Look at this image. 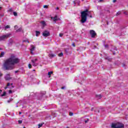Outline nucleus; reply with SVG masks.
Segmentation results:
<instances>
[{
	"label": "nucleus",
	"mask_w": 128,
	"mask_h": 128,
	"mask_svg": "<svg viewBox=\"0 0 128 128\" xmlns=\"http://www.w3.org/2000/svg\"><path fill=\"white\" fill-rule=\"evenodd\" d=\"M20 62V59L14 55H12L10 58L6 59L4 64V68L5 70H12L14 68V64Z\"/></svg>",
	"instance_id": "1"
},
{
	"label": "nucleus",
	"mask_w": 128,
	"mask_h": 128,
	"mask_svg": "<svg viewBox=\"0 0 128 128\" xmlns=\"http://www.w3.org/2000/svg\"><path fill=\"white\" fill-rule=\"evenodd\" d=\"M88 10H86L81 12V23L84 24L86 22V18L88 15Z\"/></svg>",
	"instance_id": "2"
},
{
	"label": "nucleus",
	"mask_w": 128,
	"mask_h": 128,
	"mask_svg": "<svg viewBox=\"0 0 128 128\" xmlns=\"http://www.w3.org/2000/svg\"><path fill=\"white\" fill-rule=\"evenodd\" d=\"M124 124L119 122H113L111 124L112 128H124Z\"/></svg>",
	"instance_id": "3"
},
{
	"label": "nucleus",
	"mask_w": 128,
	"mask_h": 128,
	"mask_svg": "<svg viewBox=\"0 0 128 128\" xmlns=\"http://www.w3.org/2000/svg\"><path fill=\"white\" fill-rule=\"evenodd\" d=\"M10 34L8 33L6 34V35H3L1 36H0V40H6L8 38H10Z\"/></svg>",
	"instance_id": "4"
},
{
	"label": "nucleus",
	"mask_w": 128,
	"mask_h": 128,
	"mask_svg": "<svg viewBox=\"0 0 128 128\" xmlns=\"http://www.w3.org/2000/svg\"><path fill=\"white\" fill-rule=\"evenodd\" d=\"M32 64L34 66H38V64H36V62H38V58L32 59L31 60Z\"/></svg>",
	"instance_id": "5"
},
{
	"label": "nucleus",
	"mask_w": 128,
	"mask_h": 128,
	"mask_svg": "<svg viewBox=\"0 0 128 128\" xmlns=\"http://www.w3.org/2000/svg\"><path fill=\"white\" fill-rule=\"evenodd\" d=\"M51 19L54 22H56L57 20H60V18H58L56 15L54 17H51Z\"/></svg>",
	"instance_id": "6"
},
{
	"label": "nucleus",
	"mask_w": 128,
	"mask_h": 128,
	"mask_svg": "<svg viewBox=\"0 0 128 128\" xmlns=\"http://www.w3.org/2000/svg\"><path fill=\"white\" fill-rule=\"evenodd\" d=\"M42 36L45 37L50 36V32L48 30H45L43 32Z\"/></svg>",
	"instance_id": "7"
},
{
	"label": "nucleus",
	"mask_w": 128,
	"mask_h": 128,
	"mask_svg": "<svg viewBox=\"0 0 128 128\" xmlns=\"http://www.w3.org/2000/svg\"><path fill=\"white\" fill-rule=\"evenodd\" d=\"M90 34H91L92 38H94V36H96V32L94 30H91L90 31Z\"/></svg>",
	"instance_id": "8"
},
{
	"label": "nucleus",
	"mask_w": 128,
	"mask_h": 128,
	"mask_svg": "<svg viewBox=\"0 0 128 128\" xmlns=\"http://www.w3.org/2000/svg\"><path fill=\"white\" fill-rule=\"evenodd\" d=\"M12 84H10V83H8L7 86L4 88L5 90H6V88H14V86H12Z\"/></svg>",
	"instance_id": "9"
},
{
	"label": "nucleus",
	"mask_w": 128,
	"mask_h": 128,
	"mask_svg": "<svg viewBox=\"0 0 128 128\" xmlns=\"http://www.w3.org/2000/svg\"><path fill=\"white\" fill-rule=\"evenodd\" d=\"M35 48H36V47L34 46L33 45L31 46V48L30 50L32 54H34V50Z\"/></svg>",
	"instance_id": "10"
},
{
	"label": "nucleus",
	"mask_w": 128,
	"mask_h": 128,
	"mask_svg": "<svg viewBox=\"0 0 128 128\" xmlns=\"http://www.w3.org/2000/svg\"><path fill=\"white\" fill-rule=\"evenodd\" d=\"M5 79L6 80H10V74H6L5 76Z\"/></svg>",
	"instance_id": "11"
},
{
	"label": "nucleus",
	"mask_w": 128,
	"mask_h": 128,
	"mask_svg": "<svg viewBox=\"0 0 128 128\" xmlns=\"http://www.w3.org/2000/svg\"><path fill=\"white\" fill-rule=\"evenodd\" d=\"M48 56H49V58H54V56H56V54H48Z\"/></svg>",
	"instance_id": "12"
},
{
	"label": "nucleus",
	"mask_w": 128,
	"mask_h": 128,
	"mask_svg": "<svg viewBox=\"0 0 128 128\" xmlns=\"http://www.w3.org/2000/svg\"><path fill=\"white\" fill-rule=\"evenodd\" d=\"M10 28V25H7L5 26V28H4V30H8V28Z\"/></svg>",
	"instance_id": "13"
},
{
	"label": "nucleus",
	"mask_w": 128,
	"mask_h": 128,
	"mask_svg": "<svg viewBox=\"0 0 128 128\" xmlns=\"http://www.w3.org/2000/svg\"><path fill=\"white\" fill-rule=\"evenodd\" d=\"M14 44V40H12V39H10L9 40V44Z\"/></svg>",
	"instance_id": "14"
},
{
	"label": "nucleus",
	"mask_w": 128,
	"mask_h": 128,
	"mask_svg": "<svg viewBox=\"0 0 128 128\" xmlns=\"http://www.w3.org/2000/svg\"><path fill=\"white\" fill-rule=\"evenodd\" d=\"M36 36H40V31H36Z\"/></svg>",
	"instance_id": "15"
},
{
	"label": "nucleus",
	"mask_w": 128,
	"mask_h": 128,
	"mask_svg": "<svg viewBox=\"0 0 128 128\" xmlns=\"http://www.w3.org/2000/svg\"><path fill=\"white\" fill-rule=\"evenodd\" d=\"M53 72H52V71H51V72H48V76H49V78H50V76H52V74Z\"/></svg>",
	"instance_id": "16"
},
{
	"label": "nucleus",
	"mask_w": 128,
	"mask_h": 128,
	"mask_svg": "<svg viewBox=\"0 0 128 128\" xmlns=\"http://www.w3.org/2000/svg\"><path fill=\"white\" fill-rule=\"evenodd\" d=\"M22 28H19L18 30H16V32H22Z\"/></svg>",
	"instance_id": "17"
},
{
	"label": "nucleus",
	"mask_w": 128,
	"mask_h": 128,
	"mask_svg": "<svg viewBox=\"0 0 128 128\" xmlns=\"http://www.w3.org/2000/svg\"><path fill=\"white\" fill-rule=\"evenodd\" d=\"M43 26H46V22L44 21L41 22Z\"/></svg>",
	"instance_id": "18"
},
{
	"label": "nucleus",
	"mask_w": 128,
	"mask_h": 128,
	"mask_svg": "<svg viewBox=\"0 0 128 128\" xmlns=\"http://www.w3.org/2000/svg\"><path fill=\"white\" fill-rule=\"evenodd\" d=\"M4 56V52H1V54L0 55V58H2Z\"/></svg>",
	"instance_id": "19"
},
{
	"label": "nucleus",
	"mask_w": 128,
	"mask_h": 128,
	"mask_svg": "<svg viewBox=\"0 0 128 128\" xmlns=\"http://www.w3.org/2000/svg\"><path fill=\"white\" fill-rule=\"evenodd\" d=\"M58 56L62 57L64 56V54L62 52H60V54H58Z\"/></svg>",
	"instance_id": "20"
},
{
	"label": "nucleus",
	"mask_w": 128,
	"mask_h": 128,
	"mask_svg": "<svg viewBox=\"0 0 128 128\" xmlns=\"http://www.w3.org/2000/svg\"><path fill=\"white\" fill-rule=\"evenodd\" d=\"M96 98H99V99L102 98V95H100V94L97 95Z\"/></svg>",
	"instance_id": "21"
},
{
	"label": "nucleus",
	"mask_w": 128,
	"mask_h": 128,
	"mask_svg": "<svg viewBox=\"0 0 128 128\" xmlns=\"http://www.w3.org/2000/svg\"><path fill=\"white\" fill-rule=\"evenodd\" d=\"M13 14L15 16H18V13L16 12H13Z\"/></svg>",
	"instance_id": "22"
},
{
	"label": "nucleus",
	"mask_w": 128,
	"mask_h": 128,
	"mask_svg": "<svg viewBox=\"0 0 128 128\" xmlns=\"http://www.w3.org/2000/svg\"><path fill=\"white\" fill-rule=\"evenodd\" d=\"M42 124H38V128H42Z\"/></svg>",
	"instance_id": "23"
},
{
	"label": "nucleus",
	"mask_w": 128,
	"mask_h": 128,
	"mask_svg": "<svg viewBox=\"0 0 128 128\" xmlns=\"http://www.w3.org/2000/svg\"><path fill=\"white\" fill-rule=\"evenodd\" d=\"M44 8H48V5H44L43 6Z\"/></svg>",
	"instance_id": "24"
},
{
	"label": "nucleus",
	"mask_w": 128,
	"mask_h": 128,
	"mask_svg": "<svg viewBox=\"0 0 128 128\" xmlns=\"http://www.w3.org/2000/svg\"><path fill=\"white\" fill-rule=\"evenodd\" d=\"M6 92H4L3 94L1 95L2 96H6Z\"/></svg>",
	"instance_id": "25"
},
{
	"label": "nucleus",
	"mask_w": 128,
	"mask_h": 128,
	"mask_svg": "<svg viewBox=\"0 0 128 128\" xmlns=\"http://www.w3.org/2000/svg\"><path fill=\"white\" fill-rule=\"evenodd\" d=\"M18 124H22V120H18Z\"/></svg>",
	"instance_id": "26"
},
{
	"label": "nucleus",
	"mask_w": 128,
	"mask_h": 128,
	"mask_svg": "<svg viewBox=\"0 0 128 128\" xmlns=\"http://www.w3.org/2000/svg\"><path fill=\"white\" fill-rule=\"evenodd\" d=\"M28 66L29 68H32V64H28Z\"/></svg>",
	"instance_id": "27"
},
{
	"label": "nucleus",
	"mask_w": 128,
	"mask_h": 128,
	"mask_svg": "<svg viewBox=\"0 0 128 128\" xmlns=\"http://www.w3.org/2000/svg\"><path fill=\"white\" fill-rule=\"evenodd\" d=\"M18 28V26H16V25L14 26V30H16V28Z\"/></svg>",
	"instance_id": "28"
},
{
	"label": "nucleus",
	"mask_w": 128,
	"mask_h": 128,
	"mask_svg": "<svg viewBox=\"0 0 128 128\" xmlns=\"http://www.w3.org/2000/svg\"><path fill=\"white\" fill-rule=\"evenodd\" d=\"M59 36H60L62 37V36H64V34L60 33V34Z\"/></svg>",
	"instance_id": "29"
},
{
	"label": "nucleus",
	"mask_w": 128,
	"mask_h": 128,
	"mask_svg": "<svg viewBox=\"0 0 128 128\" xmlns=\"http://www.w3.org/2000/svg\"><path fill=\"white\" fill-rule=\"evenodd\" d=\"M104 2V0H98L99 2Z\"/></svg>",
	"instance_id": "30"
},
{
	"label": "nucleus",
	"mask_w": 128,
	"mask_h": 128,
	"mask_svg": "<svg viewBox=\"0 0 128 128\" xmlns=\"http://www.w3.org/2000/svg\"><path fill=\"white\" fill-rule=\"evenodd\" d=\"M12 90H9V94H12Z\"/></svg>",
	"instance_id": "31"
},
{
	"label": "nucleus",
	"mask_w": 128,
	"mask_h": 128,
	"mask_svg": "<svg viewBox=\"0 0 128 128\" xmlns=\"http://www.w3.org/2000/svg\"><path fill=\"white\" fill-rule=\"evenodd\" d=\"M72 46H74V47L76 46L74 43L72 44Z\"/></svg>",
	"instance_id": "32"
},
{
	"label": "nucleus",
	"mask_w": 128,
	"mask_h": 128,
	"mask_svg": "<svg viewBox=\"0 0 128 128\" xmlns=\"http://www.w3.org/2000/svg\"><path fill=\"white\" fill-rule=\"evenodd\" d=\"M9 12H12V8L10 9Z\"/></svg>",
	"instance_id": "33"
},
{
	"label": "nucleus",
	"mask_w": 128,
	"mask_h": 128,
	"mask_svg": "<svg viewBox=\"0 0 128 128\" xmlns=\"http://www.w3.org/2000/svg\"><path fill=\"white\" fill-rule=\"evenodd\" d=\"M74 114L73 113H70V116H72Z\"/></svg>",
	"instance_id": "34"
},
{
	"label": "nucleus",
	"mask_w": 128,
	"mask_h": 128,
	"mask_svg": "<svg viewBox=\"0 0 128 128\" xmlns=\"http://www.w3.org/2000/svg\"><path fill=\"white\" fill-rule=\"evenodd\" d=\"M62 88V90H64L65 87H62V88Z\"/></svg>",
	"instance_id": "35"
},
{
	"label": "nucleus",
	"mask_w": 128,
	"mask_h": 128,
	"mask_svg": "<svg viewBox=\"0 0 128 128\" xmlns=\"http://www.w3.org/2000/svg\"><path fill=\"white\" fill-rule=\"evenodd\" d=\"M116 2V0H113V2Z\"/></svg>",
	"instance_id": "36"
},
{
	"label": "nucleus",
	"mask_w": 128,
	"mask_h": 128,
	"mask_svg": "<svg viewBox=\"0 0 128 128\" xmlns=\"http://www.w3.org/2000/svg\"><path fill=\"white\" fill-rule=\"evenodd\" d=\"M108 45H105V48H108Z\"/></svg>",
	"instance_id": "37"
},
{
	"label": "nucleus",
	"mask_w": 128,
	"mask_h": 128,
	"mask_svg": "<svg viewBox=\"0 0 128 128\" xmlns=\"http://www.w3.org/2000/svg\"><path fill=\"white\" fill-rule=\"evenodd\" d=\"M16 72H18V70L15 71V74H16Z\"/></svg>",
	"instance_id": "38"
},
{
	"label": "nucleus",
	"mask_w": 128,
	"mask_h": 128,
	"mask_svg": "<svg viewBox=\"0 0 128 128\" xmlns=\"http://www.w3.org/2000/svg\"><path fill=\"white\" fill-rule=\"evenodd\" d=\"M56 10H59L58 7H57V8H56Z\"/></svg>",
	"instance_id": "39"
},
{
	"label": "nucleus",
	"mask_w": 128,
	"mask_h": 128,
	"mask_svg": "<svg viewBox=\"0 0 128 128\" xmlns=\"http://www.w3.org/2000/svg\"><path fill=\"white\" fill-rule=\"evenodd\" d=\"M0 94H2V90H0Z\"/></svg>",
	"instance_id": "40"
},
{
	"label": "nucleus",
	"mask_w": 128,
	"mask_h": 128,
	"mask_svg": "<svg viewBox=\"0 0 128 128\" xmlns=\"http://www.w3.org/2000/svg\"><path fill=\"white\" fill-rule=\"evenodd\" d=\"M19 114H22V112H20Z\"/></svg>",
	"instance_id": "41"
},
{
	"label": "nucleus",
	"mask_w": 128,
	"mask_h": 128,
	"mask_svg": "<svg viewBox=\"0 0 128 128\" xmlns=\"http://www.w3.org/2000/svg\"><path fill=\"white\" fill-rule=\"evenodd\" d=\"M85 122H86H86H88V120H86Z\"/></svg>",
	"instance_id": "42"
},
{
	"label": "nucleus",
	"mask_w": 128,
	"mask_h": 128,
	"mask_svg": "<svg viewBox=\"0 0 128 128\" xmlns=\"http://www.w3.org/2000/svg\"><path fill=\"white\" fill-rule=\"evenodd\" d=\"M90 18H92V16H90Z\"/></svg>",
	"instance_id": "43"
},
{
	"label": "nucleus",
	"mask_w": 128,
	"mask_h": 128,
	"mask_svg": "<svg viewBox=\"0 0 128 128\" xmlns=\"http://www.w3.org/2000/svg\"><path fill=\"white\" fill-rule=\"evenodd\" d=\"M10 102V100H8V102Z\"/></svg>",
	"instance_id": "44"
},
{
	"label": "nucleus",
	"mask_w": 128,
	"mask_h": 128,
	"mask_svg": "<svg viewBox=\"0 0 128 128\" xmlns=\"http://www.w3.org/2000/svg\"><path fill=\"white\" fill-rule=\"evenodd\" d=\"M91 110H94V108H92Z\"/></svg>",
	"instance_id": "45"
},
{
	"label": "nucleus",
	"mask_w": 128,
	"mask_h": 128,
	"mask_svg": "<svg viewBox=\"0 0 128 128\" xmlns=\"http://www.w3.org/2000/svg\"><path fill=\"white\" fill-rule=\"evenodd\" d=\"M27 42H28V44H30V42L28 41H27Z\"/></svg>",
	"instance_id": "46"
},
{
	"label": "nucleus",
	"mask_w": 128,
	"mask_h": 128,
	"mask_svg": "<svg viewBox=\"0 0 128 128\" xmlns=\"http://www.w3.org/2000/svg\"><path fill=\"white\" fill-rule=\"evenodd\" d=\"M2 10V7H0V10Z\"/></svg>",
	"instance_id": "47"
},
{
	"label": "nucleus",
	"mask_w": 128,
	"mask_h": 128,
	"mask_svg": "<svg viewBox=\"0 0 128 128\" xmlns=\"http://www.w3.org/2000/svg\"><path fill=\"white\" fill-rule=\"evenodd\" d=\"M2 48H0V50H2Z\"/></svg>",
	"instance_id": "48"
},
{
	"label": "nucleus",
	"mask_w": 128,
	"mask_h": 128,
	"mask_svg": "<svg viewBox=\"0 0 128 128\" xmlns=\"http://www.w3.org/2000/svg\"><path fill=\"white\" fill-rule=\"evenodd\" d=\"M120 12H118V13H117V14H120Z\"/></svg>",
	"instance_id": "49"
},
{
	"label": "nucleus",
	"mask_w": 128,
	"mask_h": 128,
	"mask_svg": "<svg viewBox=\"0 0 128 128\" xmlns=\"http://www.w3.org/2000/svg\"><path fill=\"white\" fill-rule=\"evenodd\" d=\"M66 128H70L67 126V127H66Z\"/></svg>",
	"instance_id": "50"
},
{
	"label": "nucleus",
	"mask_w": 128,
	"mask_h": 128,
	"mask_svg": "<svg viewBox=\"0 0 128 128\" xmlns=\"http://www.w3.org/2000/svg\"><path fill=\"white\" fill-rule=\"evenodd\" d=\"M36 70H33L34 72Z\"/></svg>",
	"instance_id": "51"
},
{
	"label": "nucleus",
	"mask_w": 128,
	"mask_h": 128,
	"mask_svg": "<svg viewBox=\"0 0 128 128\" xmlns=\"http://www.w3.org/2000/svg\"><path fill=\"white\" fill-rule=\"evenodd\" d=\"M46 94V92H44V94Z\"/></svg>",
	"instance_id": "52"
},
{
	"label": "nucleus",
	"mask_w": 128,
	"mask_h": 128,
	"mask_svg": "<svg viewBox=\"0 0 128 128\" xmlns=\"http://www.w3.org/2000/svg\"><path fill=\"white\" fill-rule=\"evenodd\" d=\"M82 0V2H84V0Z\"/></svg>",
	"instance_id": "53"
},
{
	"label": "nucleus",
	"mask_w": 128,
	"mask_h": 128,
	"mask_svg": "<svg viewBox=\"0 0 128 128\" xmlns=\"http://www.w3.org/2000/svg\"><path fill=\"white\" fill-rule=\"evenodd\" d=\"M10 100H12V99Z\"/></svg>",
	"instance_id": "54"
},
{
	"label": "nucleus",
	"mask_w": 128,
	"mask_h": 128,
	"mask_svg": "<svg viewBox=\"0 0 128 128\" xmlns=\"http://www.w3.org/2000/svg\"><path fill=\"white\" fill-rule=\"evenodd\" d=\"M1 29V27H0V30Z\"/></svg>",
	"instance_id": "55"
}]
</instances>
